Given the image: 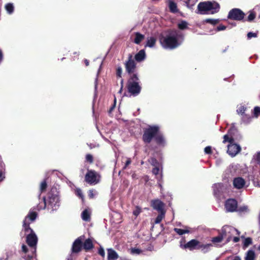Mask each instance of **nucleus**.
Segmentation results:
<instances>
[{"label":"nucleus","instance_id":"obj_1","mask_svg":"<svg viewBox=\"0 0 260 260\" xmlns=\"http://www.w3.org/2000/svg\"><path fill=\"white\" fill-rule=\"evenodd\" d=\"M184 39L182 34L176 30L169 31L166 35H161L159 42L161 46L166 49H174L179 47Z\"/></svg>","mask_w":260,"mask_h":260},{"label":"nucleus","instance_id":"obj_2","mask_svg":"<svg viewBox=\"0 0 260 260\" xmlns=\"http://www.w3.org/2000/svg\"><path fill=\"white\" fill-rule=\"evenodd\" d=\"M37 216L36 212L29 211L27 216L25 217L23 221V229L25 232L26 236V242L31 247L35 248L34 251H36V246L38 242V238L34 231L29 227L31 222L34 221Z\"/></svg>","mask_w":260,"mask_h":260},{"label":"nucleus","instance_id":"obj_3","mask_svg":"<svg viewBox=\"0 0 260 260\" xmlns=\"http://www.w3.org/2000/svg\"><path fill=\"white\" fill-rule=\"evenodd\" d=\"M60 206V199L59 193L56 187H52L48 194L47 200L45 197L37 206L38 210L45 209L47 207L48 209L52 211L57 210Z\"/></svg>","mask_w":260,"mask_h":260},{"label":"nucleus","instance_id":"obj_4","mask_svg":"<svg viewBox=\"0 0 260 260\" xmlns=\"http://www.w3.org/2000/svg\"><path fill=\"white\" fill-rule=\"evenodd\" d=\"M220 9L219 3L214 1L200 2L197 7V13L201 15H213L218 13Z\"/></svg>","mask_w":260,"mask_h":260},{"label":"nucleus","instance_id":"obj_5","mask_svg":"<svg viewBox=\"0 0 260 260\" xmlns=\"http://www.w3.org/2000/svg\"><path fill=\"white\" fill-rule=\"evenodd\" d=\"M160 127L158 125H148L143 129V141L145 143L149 144L159 133Z\"/></svg>","mask_w":260,"mask_h":260},{"label":"nucleus","instance_id":"obj_6","mask_svg":"<svg viewBox=\"0 0 260 260\" xmlns=\"http://www.w3.org/2000/svg\"><path fill=\"white\" fill-rule=\"evenodd\" d=\"M140 80L136 74H133L131 76L127 83V88L129 93L134 96L139 94L141 90V87L139 84Z\"/></svg>","mask_w":260,"mask_h":260},{"label":"nucleus","instance_id":"obj_7","mask_svg":"<svg viewBox=\"0 0 260 260\" xmlns=\"http://www.w3.org/2000/svg\"><path fill=\"white\" fill-rule=\"evenodd\" d=\"M224 239H226L225 243H229L232 239V236L234 235H239L240 232L234 227L228 225L222 226L220 230H219Z\"/></svg>","mask_w":260,"mask_h":260},{"label":"nucleus","instance_id":"obj_8","mask_svg":"<svg viewBox=\"0 0 260 260\" xmlns=\"http://www.w3.org/2000/svg\"><path fill=\"white\" fill-rule=\"evenodd\" d=\"M100 174L94 170H88L85 176V181L90 185H95L100 181Z\"/></svg>","mask_w":260,"mask_h":260},{"label":"nucleus","instance_id":"obj_9","mask_svg":"<svg viewBox=\"0 0 260 260\" xmlns=\"http://www.w3.org/2000/svg\"><path fill=\"white\" fill-rule=\"evenodd\" d=\"M245 16L244 13L240 9L234 8L229 12L228 18L230 19L240 21L242 20Z\"/></svg>","mask_w":260,"mask_h":260},{"label":"nucleus","instance_id":"obj_10","mask_svg":"<svg viewBox=\"0 0 260 260\" xmlns=\"http://www.w3.org/2000/svg\"><path fill=\"white\" fill-rule=\"evenodd\" d=\"M237 202L236 200L230 199L225 203V208L226 212H233L237 211Z\"/></svg>","mask_w":260,"mask_h":260},{"label":"nucleus","instance_id":"obj_11","mask_svg":"<svg viewBox=\"0 0 260 260\" xmlns=\"http://www.w3.org/2000/svg\"><path fill=\"white\" fill-rule=\"evenodd\" d=\"M125 67L126 72L128 74H132L135 72L136 68L135 61L133 59L131 55H129L128 60L125 62Z\"/></svg>","mask_w":260,"mask_h":260},{"label":"nucleus","instance_id":"obj_12","mask_svg":"<svg viewBox=\"0 0 260 260\" xmlns=\"http://www.w3.org/2000/svg\"><path fill=\"white\" fill-rule=\"evenodd\" d=\"M241 150V148L239 145L232 143L228 145L227 152L230 156L234 157L236 156Z\"/></svg>","mask_w":260,"mask_h":260},{"label":"nucleus","instance_id":"obj_13","mask_svg":"<svg viewBox=\"0 0 260 260\" xmlns=\"http://www.w3.org/2000/svg\"><path fill=\"white\" fill-rule=\"evenodd\" d=\"M151 205L154 210H157L158 212H165L164 203L158 199L152 200Z\"/></svg>","mask_w":260,"mask_h":260},{"label":"nucleus","instance_id":"obj_14","mask_svg":"<svg viewBox=\"0 0 260 260\" xmlns=\"http://www.w3.org/2000/svg\"><path fill=\"white\" fill-rule=\"evenodd\" d=\"M200 244V242L196 239H192L186 244L181 245V247L183 249H189L190 250L194 249H198V247Z\"/></svg>","mask_w":260,"mask_h":260},{"label":"nucleus","instance_id":"obj_15","mask_svg":"<svg viewBox=\"0 0 260 260\" xmlns=\"http://www.w3.org/2000/svg\"><path fill=\"white\" fill-rule=\"evenodd\" d=\"M83 238L84 236H80L75 240L72 246V251L73 252H78L81 250Z\"/></svg>","mask_w":260,"mask_h":260},{"label":"nucleus","instance_id":"obj_16","mask_svg":"<svg viewBox=\"0 0 260 260\" xmlns=\"http://www.w3.org/2000/svg\"><path fill=\"white\" fill-rule=\"evenodd\" d=\"M245 181L242 177H236L233 180L234 187L238 189L243 188L245 185Z\"/></svg>","mask_w":260,"mask_h":260},{"label":"nucleus","instance_id":"obj_17","mask_svg":"<svg viewBox=\"0 0 260 260\" xmlns=\"http://www.w3.org/2000/svg\"><path fill=\"white\" fill-rule=\"evenodd\" d=\"M156 143L160 147H165L167 145V141L164 136L159 133L154 139Z\"/></svg>","mask_w":260,"mask_h":260},{"label":"nucleus","instance_id":"obj_18","mask_svg":"<svg viewBox=\"0 0 260 260\" xmlns=\"http://www.w3.org/2000/svg\"><path fill=\"white\" fill-rule=\"evenodd\" d=\"M222 185L220 183H216L213 185V189L214 196L216 198L220 197V192L222 189Z\"/></svg>","mask_w":260,"mask_h":260},{"label":"nucleus","instance_id":"obj_19","mask_svg":"<svg viewBox=\"0 0 260 260\" xmlns=\"http://www.w3.org/2000/svg\"><path fill=\"white\" fill-rule=\"evenodd\" d=\"M218 234L217 236L213 237L211 240V242L215 246H217L218 244L221 243L224 239L219 231H218Z\"/></svg>","mask_w":260,"mask_h":260},{"label":"nucleus","instance_id":"obj_20","mask_svg":"<svg viewBox=\"0 0 260 260\" xmlns=\"http://www.w3.org/2000/svg\"><path fill=\"white\" fill-rule=\"evenodd\" d=\"M118 258L117 253L112 249H108V260H115Z\"/></svg>","mask_w":260,"mask_h":260},{"label":"nucleus","instance_id":"obj_21","mask_svg":"<svg viewBox=\"0 0 260 260\" xmlns=\"http://www.w3.org/2000/svg\"><path fill=\"white\" fill-rule=\"evenodd\" d=\"M213 245L212 244H200L199 246L198 247V249H201L203 253H206L210 250L211 247Z\"/></svg>","mask_w":260,"mask_h":260},{"label":"nucleus","instance_id":"obj_22","mask_svg":"<svg viewBox=\"0 0 260 260\" xmlns=\"http://www.w3.org/2000/svg\"><path fill=\"white\" fill-rule=\"evenodd\" d=\"M145 57V52L144 50H141L135 56V59L137 61H141Z\"/></svg>","mask_w":260,"mask_h":260},{"label":"nucleus","instance_id":"obj_23","mask_svg":"<svg viewBox=\"0 0 260 260\" xmlns=\"http://www.w3.org/2000/svg\"><path fill=\"white\" fill-rule=\"evenodd\" d=\"M5 9L8 14L11 15L14 11V4L11 3H7L5 6Z\"/></svg>","mask_w":260,"mask_h":260},{"label":"nucleus","instance_id":"obj_24","mask_svg":"<svg viewBox=\"0 0 260 260\" xmlns=\"http://www.w3.org/2000/svg\"><path fill=\"white\" fill-rule=\"evenodd\" d=\"M135 38L134 42L136 44H139L145 38L144 35L140 34V32H136L135 33Z\"/></svg>","mask_w":260,"mask_h":260},{"label":"nucleus","instance_id":"obj_25","mask_svg":"<svg viewBox=\"0 0 260 260\" xmlns=\"http://www.w3.org/2000/svg\"><path fill=\"white\" fill-rule=\"evenodd\" d=\"M255 258V252L253 250H249L246 254L245 260H254Z\"/></svg>","mask_w":260,"mask_h":260},{"label":"nucleus","instance_id":"obj_26","mask_svg":"<svg viewBox=\"0 0 260 260\" xmlns=\"http://www.w3.org/2000/svg\"><path fill=\"white\" fill-rule=\"evenodd\" d=\"M83 248L86 250H89L93 248V244L91 239H86L83 243Z\"/></svg>","mask_w":260,"mask_h":260},{"label":"nucleus","instance_id":"obj_27","mask_svg":"<svg viewBox=\"0 0 260 260\" xmlns=\"http://www.w3.org/2000/svg\"><path fill=\"white\" fill-rule=\"evenodd\" d=\"M240 116L241 119V122L245 124H248L250 123L252 119V117L250 115L246 113L243 114Z\"/></svg>","mask_w":260,"mask_h":260},{"label":"nucleus","instance_id":"obj_28","mask_svg":"<svg viewBox=\"0 0 260 260\" xmlns=\"http://www.w3.org/2000/svg\"><path fill=\"white\" fill-rule=\"evenodd\" d=\"M168 6L171 12L175 13L178 11L176 3L173 1H169Z\"/></svg>","mask_w":260,"mask_h":260},{"label":"nucleus","instance_id":"obj_29","mask_svg":"<svg viewBox=\"0 0 260 260\" xmlns=\"http://www.w3.org/2000/svg\"><path fill=\"white\" fill-rule=\"evenodd\" d=\"M247 111V107L244 105H238L237 107L236 112L239 115H242L243 114H246V111Z\"/></svg>","mask_w":260,"mask_h":260},{"label":"nucleus","instance_id":"obj_30","mask_svg":"<svg viewBox=\"0 0 260 260\" xmlns=\"http://www.w3.org/2000/svg\"><path fill=\"white\" fill-rule=\"evenodd\" d=\"M82 219L86 221H89L90 218V213L87 209L84 210L81 214Z\"/></svg>","mask_w":260,"mask_h":260},{"label":"nucleus","instance_id":"obj_31","mask_svg":"<svg viewBox=\"0 0 260 260\" xmlns=\"http://www.w3.org/2000/svg\"><path fill=\"white\" fill-rule=\"evenodd\" d=\"M156 41V40L154 37H151L148 38L145 47H149L150 48L153 47L155 44Z\"/></svg>","mask_w":260,"mask_h":260},{"label":"nucleus","instance_id":"obj_32","mask_svg":"<svg viewBox=\"0 0 260 260\" xmlns=\"http://www.w3.org/2000/svg\"><path fill=\"white\" fill-rule=\"evenodd\" d=\"M237 211L240 213H247L249 212L248 207L246 205H243L237 208Z\"/></svg>","mask_w":260,"mask_h":260},{"label":"nucleus","instance_id":"obj_33","mask_svg":"<svg viewBox=\"0 0 260 260\" xmlns=\"http://www.w3.org/2000/svg\"><path fill=\"white\" fill-rule=\"evenodd\" d=\"M165 212H159V214L157 215V217L156 218L154 223L155 224H158L161 222V221L162 220V219L165 217Z\"/></svg>","mask_w":260,"mask_h":260},{"label":"nucleus","instance_id":"obj_34","mask_svg":"<svg viewBox=\"0 0 260 260\" xmlns=\"http://www.w3.org/2000/svg\"><path fill=\"white\" fill-rule=\"evenodd\" d=\"M186 4V6L191 9L192 7L196 4L198 0H182Z\"/></svg>","mask_w":260,"mask_h":260},{"label":"nucleus","instance_id":"obj_35","mask_svg":"<svg viewBox=\"0 0 260 260\" xmlns=\"http://www.w3.org/2000/svg\"><path fill=\"white\" fill-rule=\"evenodd\" d=\"M174 231L179 235H182L184 234L188 233L189 231L188 230H183L178 228H175Z\"/></svg>","mask_w":260,"mask_h":260},{"label":"nucleus","instance_id":"obj_36","mask_svg":"<svg viewBox=\"0 0 260 260\" xmlns=\"http://www.w3.org/2000/svg\"><path fill=\"white\" fill-rule=\"evenodd\" d=\"M204 21L206 23H209L214 25L219 22V20L218 19H215L208 18L205 19Z\"/></svg>","mask_w":260,"mask_h":260},{"label":"nucleus","instance_id":"obj_37","mask_svg":"<svg viewBox=\"0 0 260 260\" xmlns=\"http://www.w3.org/2000/svg\"><path fill=\"white\" fill-rule=\"evenodd\" d=\"M187 22L185 21H181L180 23H178V28L180 29H184L187 27Z\"/></svg>","mask_w":260,"mask_h":260},{"label":"nucleus","instance_id":"obj_38","mask_svg":"<svg viewBox=\"0 0 260 260\" xmlns=\"http://www.w3.org/2000/svg\"><path fill=\"white\" fill-rule=\"evenodd\" d=\"M46 187H47V183H46V181H43L41 183V185H40V194L39 195V197L41 196V192H43V191L45 190Z\"/></svg>","mask_w":260,"mask_h":260},{"label":"nucleus","instance_id":"obj_39","mask_svg":"<svg viewBox=\"0 0 260 260\" xmlns=\"http://www.w3.org/2000/svg\"><path fill=\"white\" fill-rule=\"evenodd\" d=\"M252 244V239L251 238L248 237L245 238L243 241V246L244 247H248L249 245Z\"/></svg>","mask_w":260,"mask_h":260},{"label":"nucleus","instance_id":"obj_40","mask_svg":"<svg viewBox=\"0 0 260 260\" xmlns=\"http://www.w3.org/2000/svg\"><path fill=\"white\" fill-rule=\"evenodd\" d=\"M86 161L89 162L90 164H92L93 162V157L92 155L90 154H87L85 156Z\"/></svg>","mask_w":260,"mask_h":260},{"label":"nucleus","instance_id":"obj_41","mask_svg":"<svg viewBox=\"0 0 260 260\" xmlns=\"http://www.w3.org/2000/svg\"><path fill=\"white\" fill-rule=\"evenodd\" d=\"M131 252L133 254H139L142 252V250L137 248H132Z\"/></svg>","mask_w":260,"mask_h":260},{"label":"nucleus","instance_id":"obj_42","mask_svg":"<svg viewBox=\"0 0 260 260\" xmlns=\"http://www.w3.org/2000/svg\"><path fill=\"white\" fill-rule=\"evenodd\" d=\"M150 163L151 164L154 166V167H157V166H160V164L157 161V160L154 158H151V160H150Z\"/></svg>","mask_w":260,"mask_h":260},{"label":"nucleus","instance_id":"obj_43","mask_svg":"<svg viewBox=\"0 0 260 260\" xmlns=\"http://www.w3.org/2000/svg\"><path fill=\"white\" fill-rule=\"evenodd\" d=\"M226 142H229L231 144V143H233V139L232 138H230L228 135H225L223 136V143H225Z\"/></svg>","mask_w":260,"mask_h":260},{"label":"nucleus","instance_id":"obj_44","mask_svg":"<svg viewBox=\"0 0 260 260\" xmlns=\"http://www.w3.org/2000/svg\"><path fill=\"white\" fill-rule=\"evenodd\" d=\"M141 209L138 206L136 207V209L133 211V214L136 217L139 215V214L141 212Z\"/></svg>","mask_w":260,"mask_h":260},{"label":"nucleus","instance_id":"obj_45","mask_svg":"<svg viewBox=\"0 0 260 260\" xmlns=\"http://www.w3.org/2000/svg\"><path fill=\"white\" fill-rule=\"evenodd\" d=\"M253 114L256 117L260 115V107H255L253 110Z\"/></svg>","mask_w":260,"mask_h":260},{"label":"nucleus","instance_id":"obj_46","mask_svg":"<svg viewBox=\"0 0 260 260\" xmlns=\"http://www.w3.org/2000/svg\"><path fill=\"white\" fill-rule=\"evenodd\" d=\"M160 166L155 167L152 170V173L155 175H157L160 171Z\"/></svg>","mask_w":260,"mask_h":260},{"label":"nucleus","instance_id":"obj_47","mask_svg":"<svg viewBox=\"0 0 260 260\" xmlns=\"http://www.w3.org/2000/svg\"><path fill=\"white\" fill-rule=\"evenodd\" d=\"M96 194V191H94L93 190H89L88 191V196L89 198H93Z\"/></svg>","mask_w":260,"mask_h":260},{"label":"nucleus","instance_id":"obj_48","mask_svg":"<svg viewBox=\"0 0 260 260\" xmlns=\"http://www.w3.org/2000/svg\"><path fill=\"white\" fill-rule=\"evenodd\" d=\"M255 15L253 13L251 12L248 16L247 20L249 21H251L255 18Z\"/></svg>","mask_w":260,"mask_h":260},{"label":"nucleus","instance_id":"obj_49","mask_svg":"<svg viewBox=\"0 0 260 260\" xmlns=\"http://www.w3.org/2000/svg\"><path fill=\"white\" fill-rule=\"evenodd\" d=\"M226 27L225 26L220 24L217 27L216 31L224 30L226 29Z\"/></svg>","mask_w":260,"mask_h":260},{"label":"nucleus","instance_id":"obj_50","mask_svg":"<svg viewBox=\"0 0 260 260\" xmlns=\"http://www.w3.org/2000/svg\"><path fill=\"white\" fill-rule=\"evenodd\" d=\"M76 193L81 198H83V195L82 194V190L80 188H77L76 189Z\"/></svg>","mask_w":260,"mask_h":260},{"label":"nucleus","instance_id":"obj_51","mask_svg":"<svg viewBox=\"0 0 260 260\" xmlns=\"http://www.w3.org/2000/svg\"><path fill=\"white\" fill-rule=\"evenodd\" d=\"M256 37H257V34L256 33L249 32L247 34V38L248 39H250L252 38H255Z\"/></svg>","mask_w":260,"mask_h":260},{"label":"nucleus","instance_id":"obj_52","mask_svg":"<svg viewBox=\"0 0 260 260\" xmlns=\"http://www.w3.org/2000/svg\"><path fill=\"white\" fill-rule=\"evenodd\" d=\"M204 151L206 154H211L212 152L211 147L210 146H207L204 149Z\"/></svg>","mask_w":260,"mask_h":260},{"label":"nucleus","instance_id":"obj_53","mask_svg":"<svg viewBox=\"0 0 260 260\" xmlns=\"http://www.w3.org/2000/svg\"><path fill=\"white\" fill-rule=\"evenodd\" d=\"M131 164V159L130 158H126V161L125 163V165L123 168V169H125L126 167Z\"/></svg>","mask_w":260,"mask_h":260},{"label":"nucleus","instance_id":"obj_54","mask_svg":"<svg viewBox=\"0 0 260 260\" xmlns=\"http://www.w3.org/2000/svg\"><path fill=\"white\" fill-rule=\"evenodd\" d=\"M122 68L120 67H118L117 69V72H116L117 76L120 77L121 76V74H122Z\"/></svg>","mask_w":260,"mask_h":260},{"label":"nucleus","instance_id":"obj_55","mask_svg":"<svg viewBox=\"0 0 260 260\" xmlns=\"http://www.w3.org/2000/svg\"><path fill=\"white\" fill-rule=\"evenodd\" d=\"M102 63H101L100 64V68L98 70V73H97V75H96V79H95V88L96 89V86H97V80H98V76L99 75V74L100 72V70L101 69V68H102Z\"/></svg>","mask_w":260,"mask_h":260},{"label":"nucleus","instance_id":"obj_56","mask_svg":"<svg viewBox=\"0 0 260 260\" xmlns=\"http://www.w3.org/2000/svg\"><path fill=\"white\" fill-rule=\"evenodd\" d=\"M99 254H100L101 256H104L105 255V251H104V249L103 248H101L99 250Z\"/></svg>","mask_w":260,"mask_h":260},{"label":"nucleus","instance_id":"obj_57","mask_svg":"<svg viewBox=\"0 0 260 260\" xmlns=\"http://www.w3.org/2000/svg\"><path fill=\"white\" fill-rule=\"evenodd\" d=\"M22 250L23 252H24V253H26L27 252V250H28V248H27V246L23 244L22 245Z\"/></svg>","mask_w":260,"mask_h":260},{"label":"nucleus","instance_id":"obj_58","mask_svg":"<svg viewBox=\"0 0 260 260\" xmlns=\"http://www.w3.org/2000/svg\"><path fill=\"white\" fill-rule=\"evenodd\" d=\"M233 242H234V243H237V242H239V240H240V238H239V237H234L233 238Z\"/></svg>","mask_w":260,"mask_h":260},{"label":"nucleus","instance_id":"obj_59","mask_svg":"<svg viewBox=\"0 0 260 260\" xmlns=\"http://www.w3.org/2000/svg\"><path fill=\"white\" fill-rule=\"evenodd\" d=\"M3 59V53H2V51H1V50L0 49V63L2 62Z\"/></svg>","mask_w":260,"mask_h":260},{"label":"nucleus","instance_id":"obj_60","mask_svg":"<svg viewBox=\"0 0 260 260\" xmlns=\"http://www.w3.org/2000/svg\"><path fill=\"white\" fill-rule=\"evenodd\" d=\"M116 98H114V105H113V106L110 108V111H109V112H111L113 110V109L114 108V107H115V104H116Z\"/></svg>","mask_w":260,"mask_h":260},{"label":"nucleus","instance_id":"obj_61","mask_svg":"<svg viewBox=\"0 0 260 260\" xmlns=\"http://www.w3.org/2000/svg\"><path fill=\"white\" fill-rule=\"evenodd\" d=\"M116 98H114V105H113V106L110 108V111H109V112H111L113 110V109L114 108V107H115V104H116Z\"/></svg>","mask_w":260,"mask_h":260},{"label":"nucleus","instance_id":"obj_62","mask_svg":"<svg viewBox=\"0 0 260 260\" xmlns=\"http://www.w3.org/2000/svg\"><path fill=\"white\" fill-rule=\"evenodd\" d=\"M0 178H2L0 181L3 180L5 178V177L4 176L3 173L2 172H0Z\"/></svg>","mask_w":260,"mask_h":260},{"label":"nucleus","instance_id":"obj_63","mask_svg":"<svg viewBox=\"0 0 260 260\" xmlns=\"http://www.w3.org/2000/svg\"><path fill=\"white\" fill-rule=\"evenodd\" d=\"M233 260H241V258L239 256H236L234 258Z\"/></svg>","mask_w":260,"mask_h":260},{"label":"nucleus","instance_id":"obj_64","mask_svg":"<svg viewBox=\"0 0 260 260\" xmlns=\"http://www.w3.org/2000/svg\"><path fill=\"white\" fill-rule=\"evenodd\" d=\"M85 64L86 66H88L89 65V61L87 59H85L84 60Z\"/></svg>","mask_w":260,"mask_h":260}]
</instances>
